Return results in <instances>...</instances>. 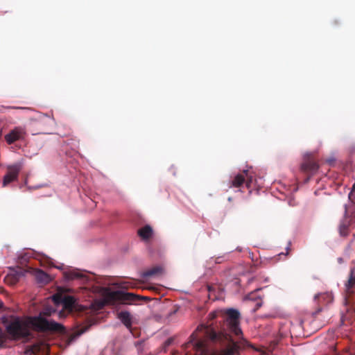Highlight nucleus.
Segmentation results:
<instances>
[{
	"instance_id": "1",
	"label": "nucleus",
	"mask_w": 355,
	"mask_h": 355,
	"mask_svg": "<svg viewBox=\"0 0 355 355\" xmlns=\"http://www.w3.org/2000/svg\"><path fill=\"white\" fill-rule=\"evenodd\" d=\"M241 315L234 308L220 309L210 312L207 322L199 325L182 345L184 355H236L243 338Z\"/></svg>"
},
{
	"instance_id": "2",
	"label": "nucleus",
	"mask_w": 355,
	"mask_h": 355,
	"mask_svg": "<svg viewBox=\"0 0 355 355\" xmlns=\"http://www.w3.org/2000/svg\"><path fill=\"white\" fill-rule=\"evenodd\" d=\"M103 298L106 303L110 304H114L117 302L122 304H131L137 300L144 297L131 293H126L123 291H112L109 289H106L103 293Z\"/></svg>"
},
{
	"instance_id": "3",
	"label": "nucleus",
	"mask_w": 355,
	"mask_h": 355,
	"mask_svg": "<svg viewBox=\"0 0 355 355\" xmlns=\"http://www.w3.org/2000/svg\"><path fill=\"white\" fill-rule=\"evenodd\" d=\"M6 332L13 340L28 338L31 333L26 322L19 318H12L6 326Z\"/></svg>"
},
{
	"instance_id": "4",
	"label": "nucleus",
	"mask_w": 355,
	"mask_h": 355,
	"mask_svg": "<svg viewBox=\"0 0 355 355\" xmlns=\"http://www.w3.org/2000/svg\"><path fill=\"white\" fill-rule=\"evenodd\" d=\"M31 324L34 328L40 331L63 332L64 327L62 324L53 320H48L39 316L32 318Z\"/></svg>"
},
{
	"instance_id": "5",
	"label": "nucleus",
	"mask_w": 355,
	"mask_h": 355,
	"mask_svg": "<svg viewBox=\"0 0 355 355\" xmlns=\"http://www.w3.org/2000/svg\"><path fill=\"white\" fill-rule=\"evenodd\" d=\"M21 169V165L19 163L8 166L7 172L3 179V187H6L10 183L16 181L18 179L19 173Z\"/></svg>"
},
{
	"instance_id": "6",
	"label": "nucleus",
	"mask_w": 355,
	"mask_h": 355,
	"mask_svg": "<svg viewBox=\"0 0 355 355\" xmlns=\"http://www.w3.org/2000/svg\"><path fill=\"white\" fill-rule=\"evenodd\" d=\"M26 134V132L24 128L17 126L6 134L4 136V139L8 144H12L15 141L24 139Z\"/></svg>"
},
{
	"instance_id": "7",
	"label": "nucleus",
	"mask_w": 355,
	"mask_h": 355,
	"mask_svg": "<svg viewBox=\"0 0 355 355\" xmlns=\"http://www.w3.org/2000/svg\"><path fill=\"white\" fill-rule=\"evenodd\" d=\"M24 274V272L21 268L13 270L5 277L4 282L8 285L13 286L19 282Z\"/></svg>"
},
{
	"instance_id": "8",
	"label": "nucleus",
	"mask_w": 355,
	"mask_h": 355,
	"mask_svg": "<svg viewBox=\"0 0 355 355\" xmlns=\"http://www.w3.org/2000/svg\"><path fill=\"white\" fill-rule=\"evenodd\" d=\"M319 168L318 164L312 159H307L304 161L301 165V170L310 175H313L318 171Z\"/></svg>"
},
{
	"instance_id": "9",
	"label": "nucleus",
	"mask_w": 355,
	"mask_h": 355,
	"mask_svg": "<svg viewBox=\"0 0 355 355\" xmlns=\"http://www.w3.org/2000/svg\"><path fill=\"white\" fill-rule=\"evenodd\" d=\"M117 318L125 326V327L132 331V317L130 312L123 311L117 313Z\"/></svg>"
},
{
	"instance_id": "10",
	"label": "nucleus",
	"mask_w": 355,
	"mask_h": 355,
	"mask_svg": "<svg viewBox=\"0 0 355 355\" xmlns=\"http://www.w3.org/2000/svg\"><path fill=\"white\" fill-rule=\"evenodd\" d=\"M138 235L143 240H148L153 236V228L149 225H146L137 231Z\"/></svg>"
},
{
	"instance_id": "11",
	"label": "nucleus",
	"mask_w": 355,
	"mask_h": 355,
	"mask_svg": "<svg viewBox=\"0 0 355 355\" xmlns=\"http://www.w3.org/2000/svg\"><path fill=\"white\" fill-rule=\"evenodd\" d=\"M163 270L164 269L162 266H156L143 272L141 276L143 278H148L162 274Z\"/></svg>"
},
{
	"instance_id": "12",
	"label": "nucleus",
	"mask_w": 355,
	"mask_h": 355,
	"mask_svg": "<svg viewBox=\"0 0 355 355\" xmlns=\"http://www.w3.org/2000/svg\"><path fill=\"white\" fill-rule=\"evenodd\" d=\"M352 220L347 217H345L340 223L339 225V233L342 236H346L349 234V226L350 225Z\"/></svg>"
},
{
	"instance_id": "13",
	"label": "nucleus",
	"mask_w": 355,
	"mask_h": 355,
	"mask_svg": "<svg viewBox=\"0 0 355 355\" xmlns=\"http://www.w3.org/2000/svg\"><path fill=\"white\" fill-rule=\"evenodd\" d=\"M245 181V177L243 173L237 174L233 180L231 181L230 187H240L241 185L244 184Z\"/></svg>"
},
{
	"instance_id": "14",
	"label": "nucleus",
	"mask_w": 355,
	"mask_h": 355,
	"mask_svg": "<svg viewBox=\"0 0 355 355\" xmlns=\"http://www.w3.org/2000/svg\"><path fill=\"white\" fill-rule=\"evenodd\" d=\"M37 282L42 284H47L51 281L50 276L41 270H38L35 274Z\"/></svg>"
},
{
	"instance_id": "15",
	"label": "nucleus",
	"mask_w": 355,
	"mask_h": 355,
	"mask_svg": "<svg viewBox=\"0 0 355 355\" xmlns=\"http://www.w3.org/2000/svg\"><path fill=\"white\" fill-rule=\"evenodd\" d=\"M87 328L82 329L72 333L67 339L66 343L67 345H71L76 339L87 331Z\"/></svg>"
},
{
	"instance_id": "16",
	"label": "nucleus",
	"mask_w": 355,
	"mask_h": 355,
	"mask_svg": "<svg viewBox=\"0 0 355 355\" xmlns=\"http://www.w3.org/2000/svg\"><path fill=\"white\" fill-rule=\"evenodd\" d=\"M63 306L65 309L72 310L74 307L76 300L72 296H66L63 299Z\"/></svg>"
},
{
	"instance_id": "17",
	"label": "nucleus",
	"mask_w": 355,
	"mask_h": 355,
	"mask_svg": "<svg viewBox=\"0 0 355 355\" xmlns=\"http://www.w3.org/2000/svg\"><path fill=\"white\" fill-rule=\"evenodd\" d=\"M345 217L350 218V220L355 222V203L349 207H345Z\"/></svg>"
},
{
	"instance_id": "18",
	"label": "nucleus",
	"mask_w": 355,
	"mask_h": 355,
	"mask_svg": "<svg viewBox=\"0 0 355 355\" xmlns=\"http://www.w3.org/2000/svg\"><path fill=\"white\" fill-rule=\"evenodd\" d=\"M66 277L68 279L72 280V279H84L86 277L81 272L74 270V271H71V272L66 273Z\"/></svg>"
},
{
	"instance_id": "19",
	"label": "nucleus",
	"mask_w": 355,
	"mask_h": 355,
	"mask_svg": "<svg viewBox=\"0 0 355 355\" xmlns=\"http://www.w3.org/2000/svg\"><path fill=\"white\" fill-rule=\"evenodd\" d=\"M243 174L245 177V181L244 183H245V185L248 188H250L251 183L253 180V178L251 175H249L248 171H243Z\"/></svg>"
},
{
	"instance_id": "20",
	"label": "nucleus",
	"mask_w": 355,
	"mask_h": 355,
	"mask_svg": "<svg viewBox=\"0 0 355 355\" xmlns=\"http://www.w3.org/2000/svg\"><path fill=\"white\" fill-rule=\"evenodd\" d=\"M354 286H355V277L353 276L352 273H351V275L347 281V283L346 284V287H347V290H349Z\"/></svg>"
},
{
	"instance_id": "21",
	"label": "nucleus",
	"mask_w": 355,
	"mask_h": 355,
	"mask_svg": "<svg viewBox=\"0 0 355 355\" xmlns=\"http://www.w3.org/2000/svg\"><path fill=\"white\" fill-rule=\"evenodd\" d=\"M326 297L331 299V296L328 293L316 295L315 296V299H318L319 300H320L321 298H325Z\"/></svg>"
},
{
	"instance_id": "22",
	"label": "nucleus",
	"mask_w": 355,
	"mask_h": 355,
	"mask_svg": "<svg viewBox=\"0 0 355 355\" xmlns=\"http://www.w3.org/2000/svg\"><path fill=\"white\" fill-rule=\"evenodd\" d=\"M5 340H6L5 334L2 331L1 329H0V345H3Z\"/></svg>"
},
{
	"instance_id": "23",
	"label": "nucleus",
	"mask_w": 355,
	"mask_h": 355,
	"mask_svg": "<svg viewBox=\"0 0 355 355\" xmlns=\"http://www.w3.org/2000/svg\"><path fill=\"white\" fill-rule=\"evenodd\" d=\"M43 314L46 316H49L51 314V311L44 310Z\"/></svg>"
},
{
	"instance_id": "24",
	"label": "nucleus",
	"mask_w": 355,
	"mask_h": 355,
	"mask_svg": "<svg viewBox=\"0 0 355 355\" xmlns=\"http://www.w3.org/2000/svg\"><path fill=\"white\" fill-rule=\"evenodd\" d=\"M8 109H26L25 107H7Z\"/></svg>"
},
{
	"instance_id": "25",
	"label": "nucleus",
	"mask_w": 355,
	"mask_h": 355,
	"mask_svg": "<svg viewBox=\"0 0 355 355\" xmlns=\"http://www.w3.org/2000/svg\"><path fill=\"white\" fill-rule=\"evenodd\" d=\"M321 311V309H319L317 311H315V313H313V315H315L316 314H318L320 311Z\"/></svg>"
},
{
	"instance_id": "26",
	"label": "nucleus",
	"mask_w": 355,
	"mask_h": 355,
	"mask_svg": "<svg viewBox=\"0 0 355 355\" xmlns=\"http://www.w3.org/2000/svg\"><path fill=\"white\" fill-rule=\"evenodd\" d=\"M352 196H353V193L351 192V193L349 194V198L350 200H352Z\"/></svg>"
},
{
	"instance_id": "27",
	"label": "nucleus",
	"mask_w": 355,
	"mask_h": 355,
	"mask_svg": "<svg viewBox=\"0 0 355 355\" xmlns=\"http://www.w3.org/2000/svg\"><path fill=\"white\" fill-rule=\"evenodd\" d=\"M171 343V340H168L166 342V345H170Z\"/></svg>"
},
{
	"instance_id": "28",
	"label": "nucleus",
	"mask_w": 355,
	"mask_h": 355,
	"mask_svg": "<svg viewBox=\"0 0 355 355\" xmlns=\"http://www.w3.org/2000/svg\"><path fill=\"white\" fill-rule=\"evenodd\" d=\"M3 306V303L0 301V308Z\"/></svg>"
},
{
	"instance_id": "29",
	"label": "nucleus",
	"mask_w": 355,
	"mask_h": 355,
	"mask_svg": "<svg viewBox=\"0 0 355 355\" xmlns=\"http://www.w3.org/2000/svg\"><path fill=\"white\" fill-rule=\"evenodd\" d=\"M3 106H0V112H1V109L3 108Z\"/></svg>"
},
{
	"instance_id": "30",
	"label": "nucleus",
	"mask_w": 355,
	"mask_h": 355,
	"mask_svg": "<svg viewBox=\"0 0 355 355\" xmlns=\"http://www.w3.org/2000/svg\"><path fill=\"white\" fill-rule=\"evenodd\" d=\"M32 352L35 353V350L33 349H32Z\"/></svg>"
}]
</instances>
